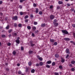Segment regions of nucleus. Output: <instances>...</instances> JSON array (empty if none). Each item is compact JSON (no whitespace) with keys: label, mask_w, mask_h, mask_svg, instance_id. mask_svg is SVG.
Listing matches in <instances>:
<instances>
[{"label":"nucleus","mask_w":75,"mask_h":75,"mask_svg":"<svg viewBox=\"0 0 75 75\" xmlns=\"http://www.w3.org/2000/svg\"><path fill=\"white\" fill-rule=\"evenodd\" d=\"M18 74H21V72L20 71H19L18 72Z\"/></svg>","instance_id":"37998d69"},{"label":"nucleus","mask_w":75,"mask_h":75,"mask_svg":"<svg viewBox=\"0 0 75 75\" xmlns=\"http://www.w3.org/2000/svg\"><path fill=\"white\" fill-rule=\"evenodd\" d=\"M31 46H34V44H31Z\"/></svg>","instance_id":"680f3d73"},{"label":"nucleus","mask_w":75,"mask_h":75,"mask_svg":"<svg viewBox=\"0 0 75 75\" xmlns=\"http://www.w3.org/2000/svg\"><path fill=\"white\" fill-rule=\"evenodd\" d=\"M16 42L17 44H20V40H16Z\"/></svg>","instance_id":"f8f14e48"},{"label":"nucleus","mask_w":75,"mask_h":75,"mask_svg":"<svg viewBox=\"0 0 75 75\" xmlns=\"http://www.w3.org/2000/svg\"><path fill=\"white\" fill-rule=\"evenodd\" d=\"M18 25L19 27H21L22 25H21V24H19Z\"/></svg>","instance_id":"b1692460"},{"label":"nucleus","mask_w":75,"mask_h":75,"mask_svg":"<svg viewBox=\"0 0 75 75\" xmlns=\"http://www.w3.org/2000/svg\"><path fill=\"white\" fill-rule=\"evenodd\" d=\"M67 6H70V4H67Z\"/></svg>","instance_id":"13d9d810"},{"label":"nucleus","mask_w":75,"mask_h":75,"mask_svg":"<svg viewBox=\"0 0 75 75\" xmlns=\"http://www.w3.org/2000/svg\"><path fill=\"white\" fill-rule=\"evenodd\" d=\"M54 74L55 75H59V74L58 73L55 72L54 73Z\"/></svg>","instance_id":"a878e982"},{"label":"nucleus","mask_w":75,"mask_h":75,"mask_svg":"<svg viewBox=\"0 0 75 75\" xmlns=\"http://www.w3.org/2000/svg\"><path fill=\"white\" fill-rule=\"evenodd\" d=\"M74 37H75V33H74Z\"/></svg>","instance_id":"338daca9"},{"label":"nucleus","mask_w":75,"mask_h":75,"mask_svg":"<svg viewBox=\"0 0 75 75\" xmlns=\"http://www.w3.org/2000/svg\"><path fill=\"white\" fill-rule=\"evenodd\" d=\"M37 57H38V58L40 60V61H42V57H40L39 56H38Z\"/></svg>","instance_id":"f03ea898"},{"label":"nucleus","mask_w":75,"mask_h":75,"mask_svg":"<svg viewBox=\"0 0 75 75\" xmlns=\"http://www.w3.org/2000/svg\"><path fill=\"white\" fill-rule=\"evenodd\" d=\"M39 14H40V15H41V14H42V11H40L39 12Z\"/></svg>","instance_id":"2f4dec72"},{"label":"nucleus","mask_w":75,"mask_h":75,"mask_svg":"<svg viewBox=\"0 0 75 75\" xmlns=\"http://www.w3.org/2000/svg\"><path fill=\"white\" fill-rule=\"evenodd\" d=\"M59 8H60V7H59V6H58L57 7V9H59Z\"/></svg>","instance_id":"603ef678"},{"label":"nucleus","mask_w":75,"mask_h":75,"mask_svg":"<svg viewBox=\"0 0 75 75\" xmlns=\"http://www.w3.org/2000/svg\"><path fill=\"white\" fill-rule=\"evenodd\" d=\"M62 60L61 62H64L65 61V59L63 58H61Z\"/></svg>","instance_id":"1a4fd4ad"},{"label":"nucleus","mask_w":75,"mask_h":75,"mask_svg":"<svg viewBox=\"0 0 75 75\" xmlns=\"http://www.w3.org/2000/svg\"><path fill=\"white\" fill-rule=\"evenodd\" d=\"M20 14L21 15H23V12H20Z\"/></svg>","instance_id":"4c0bfd02"},{"label":"nucleus","mask_w":75,"mask_h":75,"mask_svg":"<svg viewBox=\"0 0 75 75\" xmlns=\"http://www.w3.org/2000/svg\"><path fill=\"white\" fill-rule=\"evenodd\" d=\"M54 25L55 26H57V25H58V23H54Z\"/></svg>","instance_id":"a211bd4d"},{"label":"nucleus","mask_w":75,"mask_h":75,"mask_svg":"<svg viewBox=\"0 0 75 75\" xmlns=\"http://www.w3.org/2000/svg\"><path fill=\"white\" fill-rule=\"evenodd\" d=\"M21 50H22V51L24 50V47H21Z\"/></svg>","instance_id":"72a5a7b5"},{"label":"nucleus","mask_w":75,"mask_h":75,"mask_svg":"<svg viewBox=\"0 0 75 75\" xmlns=\"http://www.w3.org/2000/svg\"><path fill=\"white\" fill-rule=\"evenodd\" d=\"M64 40L65 41H69V40H70V39L68 38H64Z\"/></svg>","instance_id":"423d86ee"},{"label":"nucleus","mask_w":75,"mask_h":75,"mask_svg":"<svg viewBox=\"0 0 75 75\" xmlns=\"http://www.w3.org/2000/svg\"><path fill=\"white\" fill-rule=\"evenodd\" d=\"M2 37H6V35H2Z\"/></svg>","instance_id":"de8ad7c7"},{"label":"nucleus","mask_w":75,"mask_h":75,"mask_svg":"<svg viewBox=\"0 0 75 75\" xmlns=\"http://www.w3.org/2000/svg\"><path fill=\"white\" fill-rule=\"evenodd\" d=\"M25 0H20V2L21 3H22L23 1H24Z\"/></svg>","instance_id":"ea45409f"},{"label":"nucleus","mask_w":75,"mask_h":75,"mask_svg":"<svg viewBox=\"0 0 75 75\" xmlns=\"http://www.w3.org/2000/svg\"><path fill=\"white\" fill-rule=\"evenodd\" d=\"M40 66H42V65H43V63H42V62H40Z\"/></svg>","instance_id":"2eb2a0df"},{"label":"nucleus","mask_w":75,"mask_h":75,"mask_svg":"<svg viewBox=\"0 0 75 75\" xmlns=\"http://www.w3.org/2000/svg\"><path fill=\"white\" fill-rule=\"evenodd\" d=\"M27 28L28 30H30L31 29V27L30 26H27Z\"/></svg>","instance_id":"6ab92c4d"},{"label":"nucleus","mask_w":75,"mask_h":75,"mask_svg":"<svg viewBox=\"0 0 75 75\" xmlns=\"http://www.w3.org/2000/svg\"><path fill=\"white\" fill-rule=\"evenodd\" d=\"M17 18H17V16H15L13 17V19L14 20H17Z\"/></svg>","instance_id":"20e7f679"},{"label":"nucleus","mask_w":75,"mask_h":75,"mask_svg":"<svg viewBox=\"0 0 75 75\" xmlns=\"http://www.w3.org/2000/svg\"><path fill=\"white\" fill-rule=\"evenodd\" d=\"M45 25V23H42L41 25L42 27H44Z\"/></svg>","instance_id":"dca6fc26"},{"label":"nucleus","mask_w":75,"mask_h":75,"mask_svg":"<svg viewBox=\"0 0 75 75\" xmlns=\"http://www.w3.org/2000/svg\"><path fill=\"white\" fill-rule=\"evenodd\" d=\"M68 57H69V54H67L66 57V58H68Z\"/></svg>","instance_id":"a18cd8bd"},{"label":"nucleus","mask_w":75,"mask_h":75,"mask_svg":"<svg viewBox=\"0 0 75 75\" xmlns=\"http://www.w3.org/2000/svg\"><path fill=\"white\" fill-rule=\"evenodd\" d=\"M6 65H8V63H6Z\"/></svg>","instance_id":"774afa93"},{"label":"nucleus","mask_w":75,"mask_h":75,"mask_svg":"<svg viewBox=\"0 0 75 75\" xmlns=\"http://www.w3.org/2000/svg\"><path fill=\"white\" fill-rule=\"evenodd\" d=\"M73 27H75V24H73L72 25Z\"/></svg>","instance_id":"8fccbe9b"},{"label":"nucleus","mask_w":75,"mask_h":75,"mask_svg":"<svg viewBox=\"0 0 75 75\" xmlns=\"http://www.w3.org/2000/svg\"><path fill=\"white\" fill-rule=\"evenodd\" d=\"M5 20L6 21H7V17H6L5 18Z\"/></svg>","instance_id":"0e129e2a"},{"label":"nucleus","mask_w":75,"mask_h":75,"mask_svg":"<svg viewBox=\"0 0 75 75\" xmlns=\"http://www.w3.org/2000/svg\"><path fill=\"white\" fill-rule=\"evenodd\" d=\"M14 35H15L16 36V35H17V34L16 33H14Z\"/></svg>","instance_id":"bf43d9fd"},{"label":"nucleus","mask_w":75,"mask_h":75,"mask_svg":"<svg viewBox=\"0 0 75 75\" xmlns=\"http://www.w3.org/2000/svg\"><path fill=\"white\" fill-rule=\"evenodd\" d=\"M71 71H75V69H74V68H72L71 69Z\"/></svg>","instance_id":"f704fd0d"},{"label":"nucleus","mask_w":75,"mask_h":75,"mask_svg":"<svg viewBox=\"0 0 75 75\" xmlns=\"http://www.w3.org/2000/svg\"><path fill=\"white\" fill-rule=\"evenodd\" d=\"M54 23H55V22H57V20L56 19H55L54 20Z\"/></svg>","instance_id":"3c124183"},{"label":"nucleus","mask_w":75,"mask_h":75,"mask_svg":"<svg viewBox=\"0 0 75 75\" xmlns=\"http://www.w3.org/2000/svg\"><path fill=\"white\" fill-rule=\"evenodd\" d=\"M3 3V1H0V4H1Z\"/></svg>","instance_id":"09e8293b"},{"label":"nucleus","mask_w":75,"mask_h":75,"mask_svg":"<svg viewBox=\"0 0 75 75\" xmlns=\"http://www.w3.org/2000/svg\"><path fill=\"white\" fill-rule=\"evenodd\" d=\"M12 31V29H10L9 30L8 32L9 33H10Z\"/></svg>","instance_id":"bb28decb"},{"label":"nucleus","mask_w":75,"mask_h":75,"mask_svg":"<svg viewBox=\"0 0 75 75\" xmlns=\"http://www.w3.org/2000/svg\"><path fill=\"white\" fill-rule=\"evenodd\" d=\"M55 56L56 58H58V57H59V55L58 54H56L55 55Z\"/></svg>","instance_id":"4468645a"},{"label":"nucleus","mask_w":75,"mask_h":75,"mask_svg":"<svg viewBox=\"0 0 75 75\" xmlns=\"http://www.w3.org/2000/svg\"><path fill=\"white\" fill-rule=\"evenodd\" d=\"M36 13H37L38 12V8H36Z\"/></svg>","instance_id":"aec40b11"},{"label":"nucleus","mask_w":75,"mask_h":75,"mask_svg":"<svg viewBox=\"0 0 75 75\" xmlns=\"http://www.w3.org/2000/svg\"><path fill=\"white\" fill-rule=\"evenodd\" d=\"M30 68H27L26 69L25 72H28V71H30Z\"/></svg>","instance_id":"7ed1b4c3"},{"label":"nucleus","mask_w":75,"mask_h":75,"mask_svg":"<svg viewBox=\"0 0 75 75\" xmlns=\"http://www.w3.org/2000/svg\"><path fill=\"white\" fill-rule=\"evenodd\" d=\"M54 45H57V42H55L54 43Z\"/></svg>","instance_id":"e433bc0d"},{"label":"nucleus","mask_w":75,"mask_h":75,"mask_svg":"<svg viewBox=\"0 0 75 75\" xmlns=\"http://www.w3.org/2000/svg\"><path fill=\"white\" fill-rule=\"evenodd\" d=\"M6 28V29H8L9 28V25H8Z\"/></svg>","instance_id":"393cba45"},{"label":"nucleus","mask_w":75,"mask_h":75,"mask_svg":"<svg viewBox=\"0 0 75 75\" xmlns=\"http://www.w3.org/2000/svg\"><path fill=\"white\" fill-rule=\"evenodd\" d=\"M70 42H71V43H73H73H74V42H73V41H70Z\"/></svg>","instance_id":"052dcab7"},{"label":"nucleus","mask_w":75,"mask_h":75,"mask_svg":"<svg viewBox=\"0 0 75 75\" xmlns=\"http://www.w3.org/2000/svg\"><path fill=\"white\" fill-rule=\"evenodd\" d=\"M50 41L52 42H54V40L53 39H50Z\"/></svg>","instance_id":"5701e85b"},{"label":"nucleus","mask_w":75,"mask_h":75,"mask_svg":"<svg viewBox=\"0 0 75 75\" xmlns=\"http://www.w3.org/2000/svg\"><path fill=\"white\" fill-rule=\"evenodd\" d=\"M28 21V19H25V22L26 23H27Z\"/></svg>","instance_id":"c9c22d12"},{"label":"nucleus","mask_w":75,"mask_h":75,"mask_svg":"<svg viewBox=\"0 0 75 75\" xmlns=\"http://www.w3.org/2000/svg\"><path fill=\"white\" fill-rule=\"evenodd\" d=\"M33 15H31L30 16V17H31L32 18L33 17Z\"/></svg>","instance_id":"e2e57ef3"},{"label":"nucleus","mask_w":75,"mask_h":75,"mask_svg":"<svg viewBox=\"0 0 75 75\" xmlns=\"http://www.w3.org/2000/svg\"><path fill=\"white\" fill-rule=\"evenodd\" d=\"M8 45V46H10L11 45V43H10V42H9L7 44Z\"/></svg>","instance_id":"7c9ffc66"},{"label":"nucleus","mask_w":75,"mask_h":75,"mask_svg":"<svg viewBox=\"0 0 75 75\" xmlns=\"http://www.w3.org/2000/svg\"><path fill=\"white\" fill-rule=\"evenodd\" d=\"M55 62H52V66H54V65H55Z\"/></svg>","instance_id":"f3484780"},{"label":"nucleus","mask_w":75,"mask_h":75,"mask_svg":"<svg viewBox=\"0 0 75 75\" xmlns=\"http://www.w3.org/2000/svg\"><path fill=\"white\" fill-rule=\"evenodd\" d=\"M50 8H53V6H51L50 7Z\"/></svg>","instance_id":"49530a36"},{"label":"nucleus","mask_w":75,"mask_h":75,"mask_svg":"<svg viewBox=\"0 0 75 75\" xmlns=\"http://www.w3.org/2000/svg\"><path fill=\"white\" fill-rule=\"evenodd\" d=\"M29 54H31L33 52V51H30L29 52Z\"/></svg>","instance_id":"79ce46f5"},{"label":"nucleus","mask_w":75,"mask_h":75,"mask_svg":"<svg viewBox=\"0 0 75 75\" xmlns=\"http://www.w3.org/2000/svg\"><path fill=\"white\" fill-rule=\"evenodd\" d=\"M71 63H72L73 64H75V61H72L71 62Z\"/></svg>","instance_id":"c756f323"},{"label":"nucleus","mask_w":75,"mask_h":75,"mask_svg":"<svg viewBox=\"0 0 75 75\" xmlns=\"http://www.w3.org/2000/svg\"><path fill=\"white\" fill-rule=\"evenodd\" d=\"M34 25H37V22H34Z\"/></svg>","instance_id":"473e14b6"},{"label":"nucleus","mask_w":75,"mask_h":75,"mask_svg":"<svg viewBox=\"0 0 75 75\" xmlns=\"http://www.w3.org/2000/svg\"><path fill=\"white\" fill-rule=\"evenodd\" d=\"M54 18V16L53 15H51L50 16V19H51L52 20V19H53Z\"/></svg>","instance_id":"39448f33"},{"label":"nucleus","mask_w":75,"mask_h":75,"mask_svg":"<svg viewBox=\"0 0 75 75\" xmlns=\"http://www.w3.org/2000/svg\"><path fill=\"white\" fill-rule=\"evenodd\" d=\"M46 67L47 68H50V66H46Z\"/></svg>","instance_id":"864d4df0"},{"label":"nucleus","mask_w":75,"mask_h":75,"mask_svg":"<svg viewBox=\"0 0 75 75\" xmlns=\"http://www.w3.org/2000/svg\"><path fill=\"white\" fill-rule=\"evenodd\" d=\"M33 6L34 7H36L37 6V5L35 4H33Z\"/></svg>","instance_id":"a19ab883"},{"label":"nucleus","mask_w":75,"mask_h":75,"mask_svg":"<svg viewBox=\"0 0 75 75\" xmlns=\"http://www.w3.org/2000/svg\"><path fill=\"white\" fill-rule=\"evenodd\" d=\"M28 64L29 66H31V62H29Z\"/></svg>","instance_id":"412c9836"},{"label":"nucleus","mask_w":75,"mask_h":75,"mask_svg":"<svg viewBox=\"0 0 75 75\" xmlns=\"http://www.w3.org/2000/svg\"><path fill=\"white\" fill-rule=\"evenodd\" d=\"M51 62H52L51 61H49L47 62V64H51Z\"/></svg>","instance_id":"0eeeda50"},{"label":"nucleus","mask_w":75,"mask_h":75,"mask_svg":"<svg viewBox=\"0 0 75 75\" xmlns=\"http://www.w3.org/2000/svg\"><path fill=\"white\" fill-rule=\"evenodd\" d=\"M32 36L33 37H35V35H34V33H32Z\"/></svg>","instance_id":"cd10ccee"},{"label":"nucleus","mask_w":75,"mask_h":75,"mask_svg":"<svg viewBox=\"0 0 75 75\" xmlns=\"http://www.w3.org/2000/svg\"><path fill=\"white\" fill-rule=\"evenodd\" d=\"M13 55H15V54H16V51H14L13 52Z\"/></svg>","instance_id":"c85d7f7f"},{"label":"nucleus","mask_w":75,"mask_h":75,"mask_svg":"<svg viewBox=\"0 0 75 75\" xmlns=\"http://www.w3.org/2000/svg\"><path fill=\"white\" fill-rule=\"evenodd\" d=\"M14 26L15 27H17V24H16V23H15L14 24Z\"/></svg>","instance_id":"c03bdc74"},{"label":"nucleus","mask_w":75,"mask_h":75,"mask_svg":"<svg viewBox=\"0 0 75 75\" xmlns=\"http://www.w3.org/2000/svg\"><path fill=\"white\" fill-rule=\"evenodd\" d=\"M19 8H22V6H19Z\"/></svg>","instance_id":"4d7b16f0"},{"label":"nucleus","mask_w":75,"mask_h":75,"mask_svg":"<svg viewBox=\"0 0 75 75\" xmlns=\"http://www.w3.org/2000/svg\"><path fill=\"white\" fill-rule=\"evenodd\" d=\"M32 28H33V30L34 31V30H35V29H36V27H35V26H33L32 27Z\"/></svg>","instance_id":"ddd939ff"},{"label":"nucleus","mask_w":75,"mask_h":75,"mask_svg":"<svg viewBox=\"0 0 75 75\" xmlns=\"http://www.w3.org/2000/svg\"><path fill=\"white\" fill-rule=\"evenodd\" d=\"M59 68L60 69H62V66H59Z\"/></svg>","instance_id":"58836bf2"},{"label":"nucleus","mask_w":75,"mask_h":75,"mask_svg":"<svg viewBox=\"0 0 75 75\" xmlns=\"http://www.w3.org/2000/svg\"><path fill=\"white\" fill-rule=\"evenodd\" d=\"M63 3V2H62V1H59L58 2V4H61L62 3Z\"/></svg>","instance_id":"6e6552de"},{"label":"nucleus","mask_w":75,"mask_h":75,"mask_svg":"<svg viewBox=\"0 0 75 75\" xmlns=\"http://www.w3.org/2000/svg\"><path fill=\"white\" fill-rule=\"evenodd\" d=\"M6 70H7V71H8V68L6 69Z\"/></svg>","instance_id":"69168bd1"},{"label":"nucleus","mask_w":75,"mask_h":75,"mask_svg":"<svg viewBox=\"0 0 75 75\" xmlns=\"http://www.w3.org/2000/svg\"><path fill=\"white\" fill-rule=\"evenodd\" d=\"M69 49H67L66 50V52L67 53H69Z\"/></svg>","instance_id":"9d476101"},{"label":"nucleus","mask_w":75,"mask_h":75,"mask_svg":"<svg viewBox=\"0 0 75 75\" xmlns=\"http://www.w3.org/2000/svg\"><path fill=\"white\" fill-rule=\"evenodd\" d=\"M35 72V70H34V69H32L31 70V72L32 73H34Z\"/></svg>","instance_id":"9b49d317"},{"label":"nucleus","mask_w":75,"mask_h":75,"mask_svg":"<svg viewBox=\"0 0 75 75\" xmlns=\"http://www.w3.org/2000/svg\"><path fill=\"white\" fill-rule=\"evenodd\" d=\"M36 66H39V64H36Z\"/></svg>","instance_id":"5fc2aeb1"},{"label":"nucleus","mask_w":75,"mask_h":75,"mask_svg":"<svg viewBox=\"0 0 75 75\" xmlns=\"http://www.w3.org/2000/svg\"><path fill=\"white\" fill-rule=\"evenodd\" d=\"M17 66H20V64L19 63H18L17 64Z\"/></svg>","instance_id":"6e6d98bb"},{"label":"nucleus","mask_w":75,"mask_h":75,"mask_svg":"<svg viewBox=\"0 0 75 75\" xmlns=\"http://www.w3.org/2000/svg\"><path fill=\"white\" fill-rule=\"evenodd\" d=\"M62 32L63 33L65 34H68V31L66 30H62Z\"/></svg>","instance_id":"f257e3e1"},{"label":"nucleus","mask_w":75,"mask_h":75,"mask_svg":"<svg viewBox=\"0 0 75 75\" xmlns=\"http://www.w3.org/2000/svg\"><path fill=\"white\" fill-rule=\"evenodd\" d=\"M28 18V15H26V16L24 18H25V19H26V18Z\"/></svg>","instance_id":"4be33fe9"}]
</instances>
